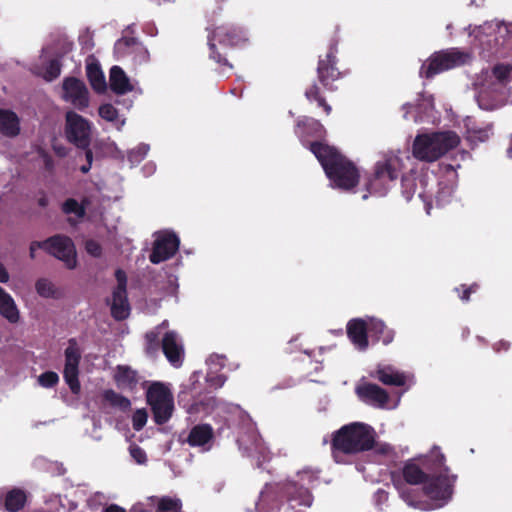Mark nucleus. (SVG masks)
<instances>
[{"instance_id":"4468645a","label":"nucleus","mask_w":512,"mask_h":512,"mask_svg":"<svg viewBox=\"0 0 512 512\" xmlns=\"http://www.w3.org/2000/svg\"><path fill=\"white\" fill-rule=\"evenodd\" d=\"M81 358L80 349L74 340H70L65 350L64 378L73 393H78L80 383L78 381V365Z\"/></svg>"},{"instance_id":"423d86ee","label":"nucleus","mask_w":512,"mask_h":512,"mask_svg":"<svg viewBox=\"0 0 512 512\" xmlns=\"http://www.w3.org/2000/svg\"><path fill=\"white\" fill-rule=\"evenodd\" d=\"M367 332L384 344L392 342L394 337L393 332L386 329L382 321L373 318L353 319L347 325L348 337L359 350H365L368 347Z\"/></svg>"},{"instance_id":"774afa93","label":"nucleus","mask_w":512,"mask_h":512,"mask_svg":"<svg viewBox=\"0 0 512 512\" xmlns=\"http://www.w3.org/2000/svg\"><path fill=\"white\" fill-rule=\"evenodd\" d=\"M430 209H431V207L429 205H427L426 206V211H427L428 214L430 213Z\"/></svg>"},{"instance_id":"de8ad7c7","label":"nucleus","mask_w":512,"mask_h":512,"mask_svg":"<svg viewBox=\"0 0 512 512\" xmlns=\"http://www.w3.org/2000/svg\"><path fill=\"white\" fill-rule=\"evenodd\" d=\"M377 451L383 454H390L392 452V447L389 444H377Z\"/></svg>"},{"instance_id":"69168bd1","label":"nucleus","mask_w":512,"mask_h":512,"mask_svg":"<svg viewBox=\"0 0 512 512\" xmlns=\"http://www.w3.org/2000/svg\"><path fill=\"white\" fill-rule=\"evenodd\" d=\"M264 500H265V492H262V494H261V500H260V501H261V503H262Z\"/></svg>"},{"instance_id":"a19ab883","label":"nucleus","mask_w":512,"mask_h":512,"mask_svg":"<svg viewBox=\"0 0 512 512\" xmlns=\"http://www.w3.org/2000/svg\"><path fill=\"white\" fill-rule=\"evenodd\" d=\"M59 380L58 375L55 372H45L38 377V382L43 387H52Z\"/></svg>"},{"instance_id":"7ed1b4c3","label":"nucleus","mask_w":512,"mask_h":512,"mask_svg":"<svg viewBox=\"0 0 512 512\" xmlns=\"http://www.w3.org/2000/svg\"><path fill=\"white\" fill-rule=\"evenodd\" d=\"M375 444L374 429L364 423L343 426L334 436L333 454L336 461L338 452L353 454L371 449Z\"/></svg>"},{"instance_id":"c03bdc74","label":"nucleus","mask_w":512,"mask_h":512,"mask_svg":"<svg viewBox=\"0 0 512 512\" xmlns=\"http://www.w3.org/2000/svg\"><path fill=\"white\" fill-rule=\"evenodd\" d=\"M129 451H130L131 457L135 460L136 463H138V464L146 463L147 457H146V453L143 449H141L140 447H138L136 445H131Z\"/></svg>"},{"instance_id":"5fc2aeb1","label":"nucleus","mask_w":512,"mask_h":512,"mask_svg":"<svg viewBox=\"0 0 512 512\" xmlns=\"http://www.w3.org/2000/svg\"><path fill=\"white\" fill-rule=\"evenodd\" d=\"M41 158L43 160V163L45 164L46 167H49L50 166V163H49V160H48V157L45 153H41Z\"/></svg>"},{"instance_id":"e2e57ef3","label":"nucleus","mask_w":512,"mask_h":512,"mask_svg":"<svg viewBox=\"0 0 512 512\" xmlns=\"http://www.w3.org/2000/svg\"><path fill=\"white\" fill-rule=\"evenodd\" d=\"M91 156H92V155H91V152H90V151H87V152H86V157H87V159H88L89 161H90V159H91Z\"/></svg>"},{"instance_id":"a878e982","label":"nucleus","mask_w":512,"mask_h":512,"mask_svg":"<svg viewBox=\"0 0 512 512\" xmlns=\"http://www.w3.org/2000/svg\"><path fill=\"white\" fill-rule=\"evenodd\" d=\"M392 181L387 178L382 166H376L375 175L368 184V190L371 194L382 196L387 192Z\"/></svg>"},{"instance_id":"0e129e2a","label":"nucleus","mask_w":512,"mask_h":512,"mask_svg":"<svg viewBox=\"0 0 512 512\" xmlns=\"http://www.w3.org/2000/svg\"><path fill=\"white\" fill-rule=\"evenodd\" d=\"M500 344L504 346V349L508 348V344L506 342L501 341Z\"/></svg>"},{"instance_id":"c85d7f7f","label":"nucleus","mask_w":512,"mask_h":512,"mask_svg":"<svg viewBox=\"0 0 512 512\" xmlns=\"http://www.w3.org/2000/svg\"><path fill=\"white\" fill-rule=\"evenodd\" d=\"M86 73L94 90L102 92L106 89L105 77L97 62H88L86 66Z\"/></svg>"},{"instance_id":"b1692460","label":"nucleus","mask_w":512,"mask_h":512,"mask_svg":"<svg viewBox=\"0 0 512 512\" xmlns=\"http://www.w3.org/2000/svg\"><path fill=\"white\" fill-rule=\"evenodd\" d=\"M224 362V357L220 355H212L209 357L207 361V364L209 366V371L207 373V381L213 388H219L225 382V377L223 375L217 374L219 368H222L224 366Z\"/></svg>"},{"instance_id":"c756f323","label":"nucleus","mask_w":512,"mask_h":512,"mask_svg":"<svg viewBox=\"0 0 512 512\" xmlns=\"http://www.w3.org/2000/svg\"><path fill=\"white\" fill-rule=\"evenodd\" d=\"M36 292L43 298L58 299L61 297V290L49 279L41 278L35 284Z\"/></svg>"},{"instance_id":"cd10ccee","label":"nucleus","mask_w":512,"mask_h":512,"mask_svg":"<svg viewBox=\"0 0 512 512\" xmlns=\"http://www.w3.org/2000/svg\"><path fill=\"white\" fill-rule=\"evenodd\" d=\"M19 130L16 114L8 110H0V131L6 136H15Z\"/></svg>"},{"instance_id":"ddd939ff","label":"nucleus","mask_w":512,"mask_h":512,"mask_svg":"<svg viewBox=\"0 0 512 512\" xmlns=\"http://www.w3.org/2000/svg\"><path fill=\"white\" fill-rule=\"evenodd\" d=\"M62 98L77 109H85L89 105L88 90L77 78H66L62 85Z\"/></svg>"},{"instance_id":"37998d69","label":"nucleus","mask_w":512,"mask_h":512,"mask_svg":"<svg viewBox=\"0 0 512 512\" xmlns=\"http://www.w3.org/2000/svg\"><path fill=\"white\" fill-rule=\"evenodd\" d=\"M148 150H149V147L147 145H145V144L139 145L135 150L130 152L129 160L132 163L139 162L146 156Z\"/></svg>"},{"instance_id":"052dcab7","label":"nucleus","mask_w":512,"mask_h":512,"mask_svg":"<svg viewBox=\"0 0 512 512\" xmlns=\"http://www.w3.org/2000/svg\"><path fill=\"white\" fill-rule=\"evenodd\" d=\"M89 169H90V166H83V167L81 168V170H82V172H83V173L88 172V171H89Z\"/></svg>"},{"instance_id":"72a5a7b5","label":"nucleus","mask_w":512,"mask_h":512,"mask_svg":"<svg viewBox=\"0 0 512 512\" xmlns=\"http://www.w3.org/2000/svg\"><path fill=\"white\" fill-rule=\"evenodd\" d=\"M491 135V125H485L483 127H468L466 137L468 141L476 144L488 140Z\"/></svg>"},{"instance_id":"6e6d98bb","label":"nucleus","mask_w":512,"mask_h":512,"mask_svg":"<svg viewBox=\"0 0 512 512\" xmlns=\"http://www.w3.org/2000/svg\"><path fill=\"white\" fill-rule=\"evenodd\" d=\"M132 512H146V511H144L142 509L141 504H137V505L133 506Z\"/></svg>"},{"instance_id":"4c0bfd02","label":"nucleus","mask_w":512,"mask_h":512,"mask_svg":"<svg viewBox=\"0 0 512 512\" xmlns=\"http://www.w3.org/2000/svg\"><path fill=\"white\" fill-rule=\"evenodd\" d=\"M181 504L179 500L162 498L158 503L157 512H179Z\"/></svg>"},{"instance_id":"6ab92c4d","label":"nucleus","mask_w":512,"mask_h":512,"mask_svg":"<svg viewBox=\"0 0 512 512\" xmlns=\"http://www.w3.org/2000/svg\"><path fill=\"white\" fill-rule=\"evenodd\" d=\"M374 376L385 385L404 386L412 384V377L393 368L379 366Z\"/></svg>"},{"instance_id":"bf43d9fd","label":"nucleus","mask_w":512,"mask_h":512,"mask_svg":"<svg viewBox=\"0 0 512 512\" xmlns=\"http://www.w3.org/2000/svg\"><path fill=\"white\" fill-rule=\"evenodd\" d=\"M422 118H423V116L421 115L420 112L414 116L415 121L421 120Z\"/></svg>"},{"instance_id":"49530a36","label":"nucleus","mask_w":512,"mask_h":512,"mask_svg":"<svg viewBox=\"0 0 512 512\" xmlns=\"http://www.w3.org/2000/svg\"><path fill=\"white\" fill-rule=\"evenodd\" d=\"M421 109H423L424 114H428L429 110L433 108V100L431 96L423 97L422 104H420Z\"/></svg>"},{"instance_id":"4be33fe9","label":"nucleus","mask_w":512,"mask_h":512,"mask_svg":"<svg viewBox=\"0 0 512 512\" xmlns=\"http://www.w3.org/2000/svg\"><path fill=\"white\" fill-rule=\"evenodd\" d=\"M0 315L11 324H16L20 320V311L14 299L2 287H0Z\"/></svg>"},{"instance_id":"338daca9","label":"nucleus","mask_w":512,"mask_h":512,"mask_svg":"<svg viewBox=\"0 0 512 512\" xmlns=\"http://www.w3.org/2000/svg\"><path fill=\"white\" fill-rule=\"evenodd\" d=\"M437 204L438 205H442L443 204L439 197L437 198Z\"/></svg>"},{"instance_id":"1a4fd4ad","label":"nucleus","mask_w":512,"mask_h":512,"mask_svg":"<svg viewBox=\"0 0 512 512\" xmlns=\"http://www.w3.org/2000/svg\"><path fill=\"white\" fill-rule=\"evenodd\" d=\"M146 397L155 422L158 424L167 422L174 410L171 388L164 383L154 382L147 389Z\"/></svg>"},{"instance_id":"f257e3e1","label":"nucleus","mask_w":512,"mask_h":512,"mask_svg":"<svg viewBox=\"0 0 512 512\" xmlns=\"http://www.w3.org/2000/svg\"><path fill=\"white\" fill-rule=\"evenodd\" d=\"M444 464V456L438 448H434L428 455H422L408 461L403 468V476L409 484L424 483L423 492L430 502L415 498L416 490L403 484H396L401 498L414 508L430 510L442 507L453 492L456 477L454 475L440 474L437 477L427 478L422 468L427 471L439 470Z\"/></svg>"},{"instance_id":"4d7b16f0","label":"nucleus","mask_w":512,"mask_h":512,"mask_svg":"<svg viewBox=\"0 0 512 512\" xmlns=\"http://www.w3.org/2000/svg\"><path fill=\"white\" fill-rule=\"evenodd\" d=\"M377 495L381 500H387V494L384 491H378Z\"/></svg>"},{"instance_id":"13d9d810","label":"nucleus","mask_w":512,"mask_h":512,"mask_svg":"<svg viewBox=\"0 0 512 512\" xmlns=\"http://www.w3.org/2000/svg\"><path fill=\"white\" fill-rule=\"evenodd\" d=\"M167 325H168L167 321H164V322L161 324V326H160V327H158L157 329H158V330H162V329H163V328H165ZM159 333H160V331H158V333H157V334H159Z\"/></svg>"},{"instance_id":"f03ea898","label":"nucleus","mask_w":512,"mask_h":512,"mask_svg":"<svg viewBox=\"0 0 512 512\" xmlns=\"http://www.w3.org/2000/svg\"><path fill=\"white\" fill-rule=\"evenodd\" d=\"M311 151L321 163L333 187L350 189L358 183V172L354 165L337 150L322 143H313Z\"/></svg>"},{"instance_id":"39448f33","label":"nucleus","mask_w":512,"mask_h":512,"mask_svg":"<svg viewBox=\"0 0 512 512\" xmlns=\"http://www.w3.org/2000/svg\"><path fill=\"white\" fill-rule=\"evenodd\" d=\"M512 68L509 65H498L493 69L488 82L481 87L477 102L481 109L493 110L509 102L507 82Z\"/></svg>"},{"instance_id":"c9c22d12","label":"nucleus","mask_w":512,"mask_h":512,"mask_svg":"<svg viewBox=\"0 0 512 512\" xmlns=\"http://www.w3.org/2000/svg\"><path fill=\"white\" fill-rule=\"evenodd\" d=\"M103 398L111 405L121 409H127L130 406V401L127 398L117 394L113 390L104 391Z\"/></svg>"},{"instance_id":"09e8293b","label":"nucleus","mask_w":512,"mask_h":512,"mask_svg":"<svg viewBox=\"0 0 512 512\" xmlns=\"http://www.w3.org/2000/svg\"><path fill=\"white\" fill-rule=\"evenodd\" d=\"M9 280L8 272L5 270L3 265L0 263V282L6 283Z\"/></svg>"},{"instance_id":"58836bf2","label":"nucleus","mask_w":512,"mask_h":512,"mask_svg":"<svg viewBox=\"0 0 512 512\" xmlns=\"http://www.w3.org/2000/svg\"><path fill=\"white\" fill-rule=\"evenodd\" d=\"M148 414L145 409H137L132 415L133 428L136 431L141 430L147 423Z\"/></svg>"},{"instance_id":"9d476101","label":"nucleus","mask_w":512,"mask_h":512,"mask_svg":"<svg viewBox=\"0 0 512 512\" xmlns=\"http://www.w3.org/2000/svg\"><path fill=\"white\" fill-rule=\"evenodd\" d=\"M468 58V54L455 49L435 53L426 64H423L420 75L430 78L438 73L465 63Z\"/></svg>"},{"instance_id":"f704fd0d","label":"nucleus","mask_w":512,"mask_h":512,"mask_svg":"<svg viewBox=\"0 0 512 512\" xmlns=\"http://www.w3.org/2000/svg\"><path fill=\"white\" fill-rule=\"evenodd\" d=\"M99 115L102 119L112 122L117 129H120L125 123V120L120 119L116 108L111 104L100 106Z\"/></svg>"},{"instance_id":"a18cd8bd","label":"nucleus","mask_w":512,"mask_h":512,"mask_svg":"<svg viewBox=\"0 0 512 512\" xmlns=\"http://www.w3.org/2000/svg\"><path fill=\"white\" fill-rule=\"evenodd\" d=\"M146 339L148 342L147 350L149 352L155 350L157 346V334L154 332H150L146 335Z\"/></svg>"},{"instance_id":"aec40b11","label":"nucleus","mask_w":512,"mask_h":512,"mask_svg":"<svg viewBox=\"0 0 512 512\" xmlns=\"http://www.w3.org/2000/svg\"><path fill=\"white\" fill-rule=\"evenodd\" d=\"M240 447H243L246 451H248L249 456L256 457L258 459V465L261 466L262 461H266L269 459L268 451L265 447L262 439L256 434L253 433L250 436H242L239 440Z\"/></svg>"},{"instance_id":"7c9ffc66","label":"nucleus","mask_w":512,"mask_h":512,"mask_svg":"<svg viewBox=\"0 0 512 512\" xmlns=\"http://www.w3.org/2000/svg\"><path fill=\"white\" fill-rule=\"evenodd\" d=\"M115 381L120 388H132L137 382L135 371L126 366H118L115 372Z\"/></svg>"},{"instance_id":"f3484780","label":"nucleus","mask_w":512,"mask_h":512,"mask_svg":"<svg viewBox=\"0 0 512 512\" xmlns=\"http://www.w3.org/2000/svg\"><path fill=\"white\" fill-rule=\"evenodd\" d=\"M162 349L168 361L175 367L182 364L184 348L181 339L173 332H166L162 339Z\"/></svg>"},{"instance_id":"0eeeda50","label":"nucleus","mask_w":512,"mask_h":512,"mask_svg":"<svg viewBox=\"0 0 512 512\" xmlns=\"http://www.w3.org/2000/svg\"><path fill=\"white\" fill-rule=\"evenodd\" d=\"M317 479L318 472L307 468L299 471L296 479L288 484V506L295 510L294 512H302L301 507L311 506L313 498L308 488L313 486Z\"/></svg>"},{"instance_id":"a211bd4d","label":"nucleus","mask_w":512,"mask_h":512,"mask_svg":"<svg viewBox=\"0 0 512 512\" xmlns=\"http://www.w3.org/2000/svg\"><path fill=\"white\" fill-rule=\"evenodd\" d=\"M33 72L47 81H51L59 76L60 65L56 58H54L48 50H44L35 64Z\"/></svg>"},{"instance_id":"393cba45","label":"nucleus","mask_w":512,"mask_h":512,"mask_svg":"<svg viewBox=\"0 0 512 512\" xmlns=\"http://www.w3.org/2000/svg\"><path fill=\"white\" fill-rule=\"evenodd\" d=\"M219 43H223L225 45H237L240 42V37L236 34V31L233 30L229 32L226 27H217L211 37H209V46L211 51H214L215 41ZM214 52H212L213 54Z\"/></svg>"},{"instance_id":"412c9836","label":"nucleus","mask_w":512,"mask_h":512,"mask_svg":"<svg viewBox=\"0 0 512 512\" xmlns=\"http://www.w3.org/2000/svg\"><path fill=\"white\" fill-rule=\"evenodd\" d=\"M110 88L117 94H126L135 90L132 82L122 68L113 66L110 70Z\"/></svg>"},{"instance_id":"3c124183","label":"nucleus","mask_w":512,"mask_h":512,"mask_svg":"<svg viewBox=\"0 0 512 512\" xmlns=\"http://www.w3.org/2000/svg\"><path fill=\"white\" fill-rule=\"evenodd\" d=\"M144 170H145V173L147 175H151L155 172L156 170V167L153 163H147L145 166H144Z\"/></svg>"},{"instance_id":"603ef678","label":"nucleus","mask_w":512,"mask_h":512,"mask_svg":"<svg viewBox=\"0 0 512 512\" xmlns=\"http://www.w3.org/2000/svg\"><path fill=\"white\" fill-rule=\"evenodd\" d=\"M104 512H125V510L117 505H111L107 507Z\"/></svg>"},{"instance_id":"680f3d73","label":"nucleus","mask_w":512,"mask_h":512,"mask_svg":"<svg viewBox=\"0 0 512 512\" xmlns=\"http://www.w3.org/2000/svg\"><path fill=\"white\" fill-rule=\"evenodd\" d=\"M508 153L512 157V137H511V142H510V147L508 149Z\"/></svg>"},{"instance_id":"864d4df0","label":"nucleus","mask_w":512,"mask_h":512,"mask_svg":"<svg viewBox=\"0 0 512 512\" xmlns=\"http://www.w3.org/2000/svg\"><path fill=\"white\" fill-rule=\"evenodd\" d=\"M311 122V125L317 130V131H322L323 127L322 125L318 122V121H315V120H310Z\"/></svg>"},{"instance_id":"f8f14e48","label":"nucleus","mask_w":512,"mask_h":512,"mask_svg":"<svg viewBox=\"0 0 512 512\" xmlns=\"http://www.w3.org/2000/svg\"><path fill=\"white\" fill-rule=\"evenodd\" d=\"M356 392L363 401L379 408L395 409L400 402V395L391 398L384 389L371 383L359 385Z\"/></svg>"},{"instance_id":"5701e85b","label":"nucleus","mask_w":512,"mask_h":512,"mask_svg":"<svg viewBox=\"0 0 512 512\" xmlns=\"http://www.w3.org/2000/svg\"><path fill=\"white\" fill-rule=\"evenodd\" d=\"M212 437L213 431L209 425H197L190 431L188 443L191 446L202 447L203 450H208Z\"/></svg>"},{"instance_id":"473e14b6","label":"nucleus","mask_w":512,"mask_h":512,"mask_svg":"<svg viewBox=\"0 0 512 512\" xmlns=\"http://www.w3.org/2000/svg\"><path fill=\"white\" fill-rule=\"evenodd\" d=\"M334 59L332 58L331 54L327 55L326 60H320L319 66H318V73L321 81L327 85L329 79H336L339 75L337 70L333 66Z\"/></svg>"},{"instance_id":"8fccbe9b","label":"nucleus","mask_w":512,"mask_h":512,"mask_svg":"<svg viewBox=\"0 0 512 512\" xmlns=\"http://www.w3.org/2000/svg\"><path fill=\"white\" fill-rule=\"evenodd\" d=\"M476 289V285H472L471 287H469L468 289H466L463 294L461 295V299L462 300H468L469 299V294L471 292H474Z\"/></svg>"},{"instance_id":"dca6fc26","label":"nucleus","mask_w":512,"mask_h":512,"mask_svg":"<svg viewBox=\"0 0 512 512\" xmlns=\"http://www.w3.org/2000/svg\"><path fill=\"white\" fill-rule=\"evenodd\" d=\"M115 276L118 284L112 295L111 313L114 318L122 320L128 317L130 312L126 295L127 278L122 270H117Z\"/></svg>"},{"instance_id":"e433bc0d","label":"nucleus","mask_w":512,"mask_h":512,"mask_svg":"<svg viewBox=\"0 0 512 512\" xmlns=\"http://www.w3.org/2000/svg\"><path fill=\"white\" fill-rule=\"evenodd\" d=\"M87 207V202L79 204L76 200L69 199L63 204V210L66 214H73L76 218L84 215Z\"/></svg>"},{"instance_id":"9b49d317","label":"nucleus","mask_w":512,"mask_h":512,"mask_svg":"<svg viewBox=\"0 0 512 512\" xmlns=\"http://www.w3.org/2000/svg\"><path fill=\"white\" fill-rule=\"evenodd\" d=\"M65 133L71 143L86 148L90 142L91 123L74 111H69L66 114Z\"/></svg>"},{"instance_id":"20e7f679","label":"nucleus","mask_w":512,"mask_h":512,"mask_svg":"<svg viewBox=\"0 0 512 512\" xmlns=\"http://www.w3.org/2000/svg\"><path fill=\"white\" fill-rule=\"evenodd\" d=\"M459 136L452 131L423 133L416 136L412 153L421 161L433 162L457 147Z\"/></svg>"},{"instance_id":"ea45409f","label":"nucleus","mask_w":512,"mask_h":512,"mask_svg":"<svg viewBox=\"0 0 512 512\" xmlns=\"http://www.w3.org/2000/svg\"><path fill=\"white\" fill-rule=\"evenodd\" d=\"M306 97L310 101H317L319 106H322L327 114L331 112V107L325 103V101L319 96L318 87L312 86L306 91Z\"/></svg>"},{"instance_id":"bb28decb","label":"nucleus","mask_w":512,"mask_h":512,"mask_svg":"<svg viewBox=\"0 0 512 512\" xmlns=\"http://www.w3.org/2000/svg\"><path fill=\"white\" fill-rule=\"evenodd\" d=\"M377 166H382L387 178L395 180L401 169L403 168V159L398 153H390L386 156L383 162H379Z\"/></svg>"},{"instance_id":"2eb2a0df","label":"nucleus","mask_w":512,"mask_h":512,"mask_svg":"<svg viewBox=\"0 0 512 512\" xmlns=\"http://www.w3.org/2000/svg\"><path fill=\"white\" fill-rule=\"evenodd\" d=\"M179 239L171 232H160L156 235L150 261L158 264L169 259L178 250Z\"/></svg>"},{"instance_id":"6e6552de","label":"nucleus","mask_w":512,"mask_h":512,"mask_svg":"<svg viewBox=\"0 0 512 512\" xmlns=\"http://www.w3.org/2000/svg\"><path fill=\"white\" fill-rule=\"evenodd\" d=\"M38 249L48 251L62 261L68 269H74L77 266L76 248L69 237L57 235L43 242H33L30 246L31 258H35Z\"/></svg>"},{"instance_id":"2f4dec72","label":"nucleus","mask_w":512,"mask_h":512,"mask_svg":"<svg viewBox=\"0 0 512 512\" xmlns=\"http://www.w3.org/2000/svg\"><path fill=\"white\" fill-rule=\"evenodd\" d=\"M26 495L22 490L13 489L5 496V507L10 512H17L23 508Z\"/></svg>"},{"instance_id":"79ce46f5","label":"nucleus","mask_w":512,"mask_h":512,"mask_svg":"<svg viewBox=\"0 0 512 512\" xmlns=\"http://www.w3.org/2000/svg\"><path fill=\"white\" fill-rule=\"evenodd\" d=\"M85 250L90 256L95 258L102 255V247L100 243L93 239H89L85 242Z\"/></svg>"}]
</instances>
